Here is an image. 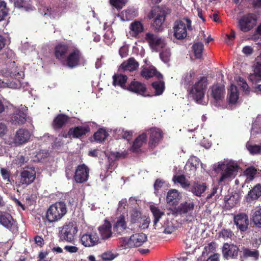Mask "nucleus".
Wrapping results in <instances>:
<instances>
[{"mask_svg": "<svg viewBox=\"0 0 261 261\" xmlns=\"http://www.w3.org/2000/svg\"><path fill=\"white\" fill-rule=\"evenodd\" d=\"M195 73L193 71H190L187 73L185 77V82L187 85H192L194 82V77Z\"/></svg>", "mask_w": 261, "mask_h": 261, "instance_id": "55", "label": "nucleus"}, {"mask_svg": "<svg viewBox=\"0 0 261 261\" xmlns=\"http://www.w3.org/2000/svg\"><path fill=\"white\" fill-rule=\"evenodd\" d=\"M252 220L256 226L261 228V207L255 212Z\"/></svg>", "mask_w": 261, "mask_h": 261, "instance_id": "48", "label": "nucleus"}, {"mask_svg": "<svg viewBox=\"0 0 261 261\" xmlns=\"http://www.w3.org/2000/svg\"><path fill=\"white\" fill-rule=\"evenodd\" d=\"M248 195L251 200L258 199L261 196V186L258 184L254 186V188L250 191Z\"/></svg>", "mask_w": 261, "mask_h": 261, "instance_id": "43", "label": "nucleus"}, {"mask_svg": "<svg viewBox=\"0 0 261 261\" xmlns=\"http://www.w3.org/2000/svg\"><path fill=\"white\" fill-rule=\"evenodd\" d=\"M225 87L219 84L211 87V95L216 101H219L224 97Z\"/></svg>", "mask_w": 261, "mask_h": 261, "instance_id": "27", "label": "nucleus"}, {"mask_svg": "<svg viewBox=\"0 0 261 261\" xmlns=\"http://www.w3.org/2000/svg\"><path fill=\"white\" fill-rule=\"evenodd\" d=\"M174 182H177L184 189L189 188L190 187L189 181L186 179L184 175H175L173 178Z\"/></svg>", "mask_w": 261, "mask_h": 261, "instance_id": "40", "label": "nucleus"}, {"mask_svg": "<svg viewBox=\"0 0 261 261\" xmlns=\"http://www.w3.org/2000/svg\"><path fill=\"white\" fill-rule=\"evenodd\" d=\"M121 67L124 70L134 71L139 67V63L134 58H129L126 62H123Z\"/></svg>", "mask_w": 261, "mask_h": 261, "instance_id": "35", "label": "nucleus"}, {"mask_svg": "<svg viewBox=\"0 0 261 261\" xmlns=\"http://www.w3.org/2000/svg\"><path fill=\"white\" fill-rule=\"evenodd\" d=\"M217 169L221 170V177L218 180L220 185L223 186L231 179L234 178L239 169V166L236 163L219 164Z\"/></svg>", "mask_w": 261, "mask_h": 261, "instance_id": "3", "label": "nucleus"}, {"mask_svg": "<svg viewBox=\"0 0 261 261\" xmlns=\"http://www.w3.org/2000/svg\"><path fill=\"white\" fill-rule=\"evenodd\" d=\"M233 221L237 228L242 232L246 231L249 225L248 216L245 213H239L233 217Z\"/></svg>", "mask_w": 261, "mask_h": 261, "instance_id": "20", "label": "nucleus"}, {"mask_svg": "<svg viewBox=\"0 0 261 261\" xmlns=\"http://www.w3.org/2000/svg\"><path fill=\"white\" fill-rule=\"evenodd\" d=\"M90 169L85 164L79 165L74 172L73 179L76 183L82 184L86 182L89 177Z\"/></svg>", "mask_w": 261, "mask_h": 261, "instance_id": "12", "label": "nucleus"}, {"mask_svg": "<svg viewBox=\"0 0 261 261\" xmlns=\"http://www.w3.org/2000/svg\"><path fill=\"white\" fill-rule=\"evenodd\" d=\"M247 148L251 154H258L261 152V147L259 145L247 144Z\"/></svg>", "mask_w": 261, "mask_h": 261, "instance_id": "54", "label": "nucleus"}, {"mask_svg": "<svg viewBox=\"0 0 261 261\" xmlns=\"http://www.w3.org/2000/svg\"><path fill=\"white\" fill-rule=\"evenodd\" d=\"M127 0H110V4L118 10L121 9L125 6Z\"/></svg>", "mask_w": 261, "mask_h": 261, "instance_id": "50", "label": "nucleus"}, {"mask_svg": "<svg viewBox=\"0 0 261 261\" xmlns=\"http://www.w3.org/2000/svg\"><path fill=\"white\" fill-rule=\"evenodd\" d=\"M126 228V224L124 217L120 218L115 223L113 227L114 231L121 234Z\"/></svg>", "mask_w": 261, "mask_h": 261, "instance_id": "38", "label": "nucleus"}, {"mask_svg": "<svg viewBox=\"0 0 261 261\" xmlns=\"http://www.w3.org/2000/svg\"><path fill=\"white\" fill-rule=\"evenodd\" d=\"M129 29L131 31L132 36L137 37L143 32L144 26L141 21L135 20L130 23Z\"/></svg>", "mask_w": 261, "mask_h": 261, "instance_id": "33", "label": "nucleus"}, {"mask_svg": "<svg viewBox=\"0 0 261 261\" xmlns=\"http://www.w3.org/2000/svg\"><path fill=\"white\" fill-rule=\"evenodd\" d=\"M8 12L9 9L7 6V3L5 1L0 0V21L5 19Z\"/></svg>", "mask_w": 261, "mask_h": 261, "instance_id": "45", "label": "nucleus"}, {"mask_svg": "<svg viewBox=\"0 0 261 261\" xmlns=\"http://www.w3.org/2000/svg\"><path fill=\"white\" fill-rule=\"evenodd\" d=\"M108 135L109 134L105 129L100 128L94 133L93 138L95 141L102 142L106 140Z\"/></svg>", "mask_w": 261, "mask_h": 261, "instance_id": "41", "label": "nucleus"}, {"mask_svg": "<svg viewBox=\"0 0 261 261\" xmlns=\"http://www.w3.org/2000/svg\"><path fill=\"white\" fill-rule=\"evenodd\" d=\"M170 49L166 48L160 53V57L164 63H168L170 60Z\"/></svg>", "mask_w": 261, "mask_h": 261, "instance_id": "52", "label": "nucleus"}, {"mask_svg": "<svg viewBox=\"0 0 261 261\" xmlns=\"http://www.w3.org/2000/svg\"><path fill=\"white\" fill-rule=\"evenodd\" d=\"M73 46L71 42L62 41L58 43L54 49L55 58L62 64Z\"/></svg>", "mask_w": 261, "mask_h": 261, "instance_id": "10", "label": "nucleus"}, {"mask_svg": "<svg viewBox=\"0 0 261 261\" xmlns=\"http://www.w3.org/2000/svg\"><path fill=\"white\" fill-rule=\"evenodd\" d=\"M31 137L30 132L25 128H19L15 134L14 141L17 145H22L27 142Z\"/></svg>", "mask_w": 261, "mask_h": 261, "instance_id": "24", "label": "nucleus"}, {"mask_svg": "<svg viewBox=\"0 0 261 261\" xmlns=\"http://www.w3.org/2000/svg\"><path fill=\"white\" fill-rule=\"evenodd\" d=\"M146 141L147 135L146 133H143L139 135L134 140L130 150L134 153H139L141 152V147Z\"/></svg>", "mask_w": 261, "mask_h": 261, "instance_id": "26", "label": "nucleus"}, {"mask_svg": "<svg viewBox=\"0 0 261 261\" xmlns=\"http://www.w3.org/2000/svg\"><path fill=\"white\" fill-rule=\"evenodd\" d=\"M155 90V95H161L165 89V83L163 81L154 82L151 84Z\"/></svg>", "mask_w": 261, "mask_h": 261, "instance_id": "44", "label": "nucleus"}, {"mask_svg": "<svg viewBox=\"0 0 261 261\" xmlns=\"http://www.w3.org/2000/svg\"><path fill=\"white\" fill-rule=\"evenodd\" d=\"M150 208L154 217L153 226L155 229L159 230V232L166 234H171L175 230L172 223L169 220L165 221L163 224L159 222L162 216L164 215V212L154 205H151Z\"/></svg>", "mask_w": 261, "mask_h": 261, "instance_id": "2", "label": "nucleus"}, {"mask_svg": "<svg viewBox=\"0 0 261 261\" xmlns=\"http://www.w3.org/2000/svg\"><path fill=\"white\" fill-rule=\"evenodd\" d=\"M30 0H14V6L17 8H26Z\"/></svg>", "mask_w": 261, "mask_h": 261, "instance_id": "56", "label": "nucleus"}, {"mask_svg": "<svg viewBox=\"0 0 261 261\" xmlns=\"http://www.w3.org/2000/svg\"><path fill=\"white\" fill-rule=\"evenodd\" d=\"M103 37L104 40L107 44H109L111 42H112L114 40L113 35L111 31H107Z\"/></svg>", "mask_w": 261, "mask_h": 261, "instance_id": "59", "label": "nucleus"}, {"mask_svg": "<svg viewBox=\"0 0 261 261\" xmlns=\"http://www.w3.org/2000/svg\"><path fill=\"white\" fill-rule=\"evenodd\" d=\"M179 194L178 191L175 189L170 190L167 194L166 200L167 203H174L177 201Z\"/></svg>", "mask_w": 261, "mask_h": 261, "instance_id": "46", "label": "nucleus"}, {"mask_svg": "<svg viewBox=\"0 0 261 261\" xmlns=\"http://www.w3.org/2000/svg\"><path fill=\"white\" fill-rule=\"evenodd\" d=\"M28 161V159H26L24 156H23V155H20L16 160L15 164H16L17 165L21 166L25 163H27Z\"/></svg>", "mask_w": 261, "mask_h": 261, "instance_id": "62", "label": "nucleus"}, {"mask_svg": "<svg viewBox=\"0 0 261 261\" xmlns=\"http://www.w3.org/2000/svg\"><path fill=\"white\" fill-rule=\"evenodd\" d=\"M111 228V224L107 220H106L105 223L98 227V229L102 240H106L112 237Z\"/></svg>", "mask_w": 261, "mask_h": 261, "instance_id": "30", "label": "nucleus"}, {"mask_svg": "<svg viewBox=\"0 0 261 261\" xmlns=\"http://www.w3.org/2000/svg\"><path fill=\"white\" fill-rule=\"evenodd\" d=\"M194 56L197 59H201L202 56V52L204 49V45L201 42L194 43L192 46Z\"/></svg>", "mask_w": 261, "mask_h": 261, "instance_id": "42", "label": "nucleus"}, {"mask_svg": "<svg viewBox=\"0 0 261 261\" xmlns=\"http://www.w3.org/2000/svg\"><path fill=\"white\" fill-rule=\"evenodd\" d=\"M85 62L84 56L81 50L73 45L62 65L73 69L80 66Z\"/></svg>", "mask_w": 261, "mask_h": 261, "instance_id": "5", "label": "nucleus"}, {"mask_svg": "<svg viewBox=\"0 0 261 261\" xmlns=\"http://www.w3.org/2000/svg\"><path fill=\"white\" fill-rule=\"evenodd\" d=\"M187 29H192L191 21L189 18L185 17L181 20L176 21L174 27V37L179 40L184 39L187 36Z\"/></svg>", "mask_w": 261, "mask_h": 261, "instance_id": "9", "label": "nucleus"}, {"mask_svg": "<svg viewBox=\"0 0 261 261\" xmlns=\"http://www.w3.org/2000/svg\"><path fill=\"white\" fill-rule=\"evenodd\" d=\"M90 132L88 125L77 126L71 127L69 129V135L73 138L81 139Z\"/></svg>", "mask_w": 261, "mask_h": 261, "instance_id": "23", "label": "nucleus"}, {"mask_svg": "<svg viewBox=\"0 0 261 261\" xmlns=\"http://www.w3.org/2000/svg\"><path fill=\"white\" fill-rule=\"evenodd\" d=\"M141 218V214L137 210H134L131 214V222L133 223H137Z\"/></svg>", "mask_w": 261, "mask_h": 261, "instance_id": "58", "label": "nucleus"}, {"mask_svg": "<svg viewBox=\"0 0 261 261\" xmlns=\"http://www.w3.org/2000/svg\"><path fill=\"white\" fill-rule=\"evenodd\" d=\"M194 208V204L193 202H185L181 203L176 209V212L179 215H186L187 220L191 221L194 219L193 211Z\"/></svg>", "mask_w": 261, "mask_h": 261, "instance_id": "19", "label": "nucleus"}, {"mask_svg": "<svg viewBox=\"0 0 261 261\" xmlns=\"http://www.w3.org/2000/svg\"><path fill=\"white\" fill-rule=\"evenodd\" d=\"M145 40L148 43L150 48L155 51L164 49L167 45L165 39L152 33H147Z\"/></svg>", "mask_w": 261, "mask_h": 261, "instance_id": "11", "label": "nucleus"}, {"mask_svg": "<svg viewBox=\"0 0 261 261\" xmlns=\"http://www.w3.org/2000/svg\"><path fill=\"white\" fill-rule=\"evenodd\" d=\"M67 212V208L65 201H57L49 207L43 219H46L50 223L55 222L60 220Z\"/></svg>", "mask_w": 261, "mask_h": 261, "instance_id": "1", "label": "nucleus"}, {"mask_svg": "<svg viewBox=\"0 0 261 261\" xmlns=\"http://www.w3.org/2000/svg\"><path fill=\"white\" fill-rule=\"evenodd\" d=\"M163 132L161 129L156 127L151 128L149 130V147L153 149L163 140Z\"/></svg>", "mask_w": 261, "mask_h": 261, "instance_id": "15", "label": "nucleus"}, {"mask_svg": "<svg viewBox=\"0 0 261 261\" xmlns=\"http://www.w3.org/2000/svg\"><path fill=\"white\" fill-rule=\"evenodd\" d=\"M64 249L71 253H75L79 250V248L74 246L66 245L64 247Z\"/></svg>", "mask_w": 261, "mask_h": 261, "instance_id": "63", "label": "nucleus"}, {"mask_svg": "<svg viewBox=\"0 0 261 261\" xmlns=\"http://www.w3.org/2000/svg\"><path fill=\"white\" fill-rule=\"evenodd\" d=\"M99 237L96 232H86L82 235L81 241L82 244L86 247H90L100 243Z\"/></svg>", "mask_w": 261, "mask_h": 261, "instance_id": "17", "label": "nucleus"}, {"mask_svg": "<svg viewBox=\"0 0 261 261\" xmlns=\"http://www.w3.org/2000/svg\"><path fill=\"white\" fill-rule=\"evenodd\" d=\"M199 165V159L196 156H192L187 162L185 166V170L187 174L190 175L195 173Z\"/></svg>", "mask_w": 261, "mask_h": 261, "instance_id": "28", "label": "nucleus"}, {"mask_svg": "<svg viewBox=\"0 0 261 261\" xmlns=\"http://www.w3.org/2000/svg\"><path fill=\"white\" fill-rule=\"evenodd\" d=\"M239 251V249L237 245L228 243H224L222 249L223 257L227 259L237 258Z\"/></svg>", "mask_w": 261, "mask_h": 261, "instance_id": "21", "label": "nucleus"}, {"mask_svg": "<svg viewBox=\"0 0 261 261\" xmlns=\"http://www.w3.org/2000/svg\"><path fill=\"white\" fill-rule=\"evenodd\" d=\"M78 231L76 224L69 222L64 225L59 230V237L62 241L71 243L74 240V237Z\"/></svg>", "mask_w": 261, "mask_h": 261, "instance_id": "8", "label": "nucleus"}, {"mask_svg": "<svg viewBox=\"0 0 261 261\" xmlns=\"http://www.w3.org/2000/svg\"><path fill=\"white\" fill-rule=\"evenodd\" d=\"M189 188V191H191L195 196L201 197L206 191L207 186L205 183L197 181L191 185Z\"/></svg>", "mask_w": 261, "mask_h": 261, "instance_id": "31", "label": "nucleus"}, {"mask_svg": "<svg viewBox=\"0 0 261 261\" xmlns=\"http://www.w3.org/2000/svg\"><path fill=\"white\" fill-rule=\"evenodd\" d=\"M141 75L146 79H148L153 76H156L159 79L163 78V75L154 67L152 68H144L141 71Z\"/></svg>", "mask_w": 261, "mask_h": 261, "instance_id": "34", "label": "nucleus"}, {"mask_svg": "<svg viewBox=\"0 0 261 261\" xmlns=\"http://www.w3.org/2000/svg\"><path fill=\"white\" fill-rule=\"evenodd\" d=\"M66 176L68 179L73 178L74 172L72 170V167L71 165L67 166L65 168Z\"/></svg>", "mask_w": 261, "mask_h": 261, "instance_id": "60", "label": "nucleus"}, {"mask_svg": "<svg viewBox=\"0 0 261 261\" xmlns=\"http://www.w3.org/2000/svg\"><path fill=\"white\" fill-rule=\"evenodd\" d=\"M0 224L10 231L14 230L16 227V221L8 213L0 211Z\"/></svg>", "mask_w": 261, "mask_h": 261, "instance_id": "18", "label": "nucleus"}, {"mask_svg": "<svg viewBox=\"0 0 261 261\" xmlns=\"http://www.w3.org/2000/svg\"><path fill=\"white\" fill-rule=\"evenodd\" d=\"M147 236L143 233L132 234L129 238L121 237L119 239L120 247L123 249L132 248L142 246L147 241Z\"/></svg>", "mask_w": 261, "mask_h": 261, "instance_id": "4", "label": "nucleus"}, {"mask_svg": "<svg viewBox=\"0 0 261 261\" xmlns=\"http://www.w3.org/2000/svg\"><path fill=\"white\" fill-rule=\"evenodd\" d=\"M224 200L226 205L232 208L239 203L240 199L238 195H232L225 196Z\"/></svg>", "mask_w": 261, "mask_h": 261, "instance_id": "39", "label": "nucleus"}, {"mask_svg": "<svg viewBox=\"0 0 261 261\" xmlns=\"http://www.w3.org/2000/svg\"><path fill=\"white\" fill-rule=\"evenodd\" d=\"M256 173V169L253 167H250L247 168L244 171V174L246 176L247 180L248 181L252 180L254 179Z\"/></svg>", "mask_w": 261, "mask_h": 261, "instance_id": "47", "label": "nucleus"}, {"mask_svg": "<svg viewBox=\"0 0 261 261\" xmlns=\"http://www.w3.org/2000/svg\"><path fill=\"white\" fill-rule=\"evenodd\" d=\"M36 175L35 168L26 167L20 173V182L22 185H29L34 181Z\"/></svg>", "mask_w": 261, "mask_h": 261, "instance_id": "16", "label": "nucleus"}, {"mask_svg": "<svg viewBox=\"0 0 261 261\" xmlns=\"http://www.w3.org/2000/svg\"><path fill=\"white\" fill-rule=\"evenodd\" d=\"M118 256V254L113 253L112 251H108L102 253L100 257L103 261H111Z\"/></svg>", "mask_w": 261, "mask_h": 261, "instance_id": "51", "label": "nucleus"}, {"mask_svg": "<svg viewBox=\"0 0 261 261\" xmlns=\"http://www.w3.org/2000/svg\"><path fill=\"white\" fill-rule=\"evenodd\" d=\"M119 55L122 58L125 57L128 55V49L126 46H122L119 49Z\"/></svg>", "mask_w": 261, "mask_h": 261, "instance_id": "64", "label": "nucleus"}, {"mask_svg": "<svg viewBox=\"0 0 261 261\" xmlns=\"http://www.w3.org/2000/svg\"><path fill=\"white\" fill-rule=\"evenodd\" d=\"M256 61L254 73L249 75V79L253 83L257 85L255 88L261 92V54L257 56Z\"/></svg>", "mask_w": 261, "mask_h": 261, "instance_id": "14", "label": "nucleus"}, {"mask_svg": "<svg viewBox=\"0 0 261 261\" xmlns=\"http://www.w3.org/2000/svg\"><path fill=\"white\" fill-rule=\"evenodd\" d=\"M69 120V117L63 114H58L52 122V126L55 130H59L62 128Z\"/></svg>", "mask_w": 261, "mask_h": 261, "instance_id": "29", "label": "nucleus"}, {"mask_svg": "<svg viewBox=\"0 0 261 261\" xmlns=\"http://www.w3.org/2000/svg\"><path fill=\"white\" fill-rule=\"evenodd\" d=\"M138 15V10L134 7H128L127 9L122 11L120 16L123 21L130 20L137 17Z\"/></svg>", "mask_w": 261, "mask_h": 261, "instance_id": "32", "label": "nucleus"}, {"mask_svg": "<svg viewBox=\"0 0 261 261\" xmlns=\"http://www.w3.org/2000/svg\"><path fill=\"white\" fill-rule=\"evenodd\" d=\"M1 173L4 180H6L7 182V183L10 182V173L9 170H8L6 168H2L1 169Z\"/></svg>", "mask_w": 261, "mask_h": 261, "instance_id": "57", "label": "nucleus"}, {"mask_svg": "<svg viewBox=\"0 0 261 261\" xmlns=\"http://www.w3.org/2000/svg\"><path fill=\"white\" fill-rule=\"evenodd\" d=\"M126 89L129 91L144 96H149L148 94H146V87L145 85L136 81L135 79L128 84Z\"/></svg>", "mask_w": 261, "mask_h": 261, "instance_id": "22", "label": "nucleus"}, {"mask_svg": "<svg viewBox=\"0 0 261 261\" xmlns=\"http://www.w3.org/2000/svg\"><path fill=\"white\" fill-rule=\"evenodd\" d=\"M256 23V16L253 14H248L241 17L239 21L240 29L247 32L251 30Z\"/></svg>", "mask_w": 261, "mask_h": 261, "instance_id": "13", "label": "nucleus"}, {"mask_svg": "<svg viewBox=\"0 0 261 261\" xmlns=\"http://www.w3.org/2000/svg\"><path fill=\"white\" fill-rule=\"evenodd\" d=\"M67 202L68 206L71 210H73V208H74L76 207L77 202L75 201V198L74 197L71 196H68L67 199Z\"/></svg>", "mask_w": 261, "mask_h": 261, "instance_id": "61", "label": "nucleus"}, {"mask_svg": "<svg viewBox=\"0 0 261 261\" xmlns=\"http://www.w3.org/2000/svg\"><path fill=\"white\" fill-rule=\"evenodd\" d=\"M234 235L233 232L230 229H222L218 233L219 238H222L224 240L231 239Z\"/></svg>", "mask_w": 261, "mask_h": 261, "instance_id": "49", "label": "nucleus"}, {"mask_svg": "<svg viewBox=\"0 0 261 261\" xmlns=\"http://www.w3.org/2000/svg\"><path fill=\"white\" fill-rule=\"evenodd\" d=\"M27 121V114L19 109L16 110L11 115L10 122L14 125H22Z\"/></svg>", "mask_w": 261, "mask_h": 261, "instance_id": "25", "label": "nucleus"}, {"mask_svg": "<svg viewBox=\"0 0 261 261\" xmlns=\"http://www.w3.org/2000/svg\"><path fill=\"white\" fill-rule=\"evenodd\" d=\"M207 85V79L206 76L200 77L190 90L189 94L197 103L201 104L204 97Z\"/></svg>", "mask_w": 261, "mask_h": 261, "instance_id": "6", "label": "nucleus"}, {"mask_svg": "<svg viewBox=\"0 0 261 261\" xmlns=\"http://www.w3.org/2000/svg\"><path fill=\"white\" fill-rule=\"evenodd\" d=\"M113 85L119 86L124 89H126L127 87L126 86V83L127 80V76L125 75L120 74H114L113 76Z\"/></svg>", "mask_w": 261, "mask_h": 261, "instance_id": "36", "label": "nucleus"}, {"mask_svg": "<svg viewBox=\"0 0 261 261\" xmlns=\"http://www.w3.org/2000/svg\"><path fill=\"white\" fill-rule=\"evenodd\" d=\"M243 255L245 257H253L258 258L259 254L257 251H252L248 248L243 249Z\"/></svg>", "mask_w": 261, "mask_h": 261, "instance_id": "53", "label": "nucleus"}, {"mask_svg": "<svg viewBox=\"0 0 261 261\" xmlns=\"http://www.w3.org/2000/svg\"><path fill=\"white\" fill-rule=\"evenodd\" d=\"M170 13L168 9L157 8L151 11L149 18H152L151 27L156 32L162 30L163 25L165 21L167 15Z\"/></svg>", "mask_w": 261, "mask_h": 261, "instance_id": "7", "label": "nucleus"}, {"mask_svg": "<svg viewBox=\"0 0 261 261\" xmlns=\"http://www.w3.org/2000/svg\"><path fill=\"white\" fill-rule=\"evenodd\" d=\"M238 98L239 93L237 87L235 85H231L227 96L228 101L229 103L235 104L237 102Z\"/></svg>", "mask_w": 261, "mask_h": 261, "instance_id": "37", "label": "nucleus"}]
</instances>
